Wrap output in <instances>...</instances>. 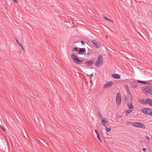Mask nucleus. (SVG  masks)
Returning a JSON list of instances; mask_svg holds the SVG:
<instances>
[{"mask_svg":"<svg viewBox=\"0 0 152 152\" xmlns=\"http://www.w3.org/2000/svg\"><path fill=\"white\" fill-rule=\"evenodd\" d=\"M139 102L143 104H145L147 103L146 100L145 99H142L139 100Z\"/></svg>","mask_w":152,"mask_h":152,"instance_id":"2eb2a0df","label":"nucleus"},{"mask_svg":"<svg viewBox=\"0 0 152 152\" xmlns=\"http://www.w3.org/2000/svg\"><path fill=\"white\" fill-rule=\"evenodd\" d=\"M125 88L126 89V90H129V86L128 85H125Z\"/></svg>","mask_w":152,"mask_h":152,"instance_id":"393cba45","label":"nucleus"},{"mask_svg":"<svg viewBox=\"0 0 152 152\" xmlns=\"http://www.w3.org/2000/svg\"><path fill=\"white\" fill-rule=\"evenodd\" d=\"M20 47H21V48L23 50H24V48H23L22 47V45H21V46H20Z\"/></svg>","mask_w":152,"mask_h":152,"instance_id":"f704fd0d","label":"nucleus"},{"mask_svg":"<svg viewBox=\"0 0 152 152\" xmlns=\"http://www.w3.org/2000/svg\"><path fill=\"white\" fill-rule=\"evenodd\" d=\"M129 94V96L130 97H132V94L131 93H130V94Z\"/></svg>","mask_w":152,"mask_h":152,"instance_id":"c9c22d12","label":"nucleus"},{"mask_svg":"<svg viewBox=\"0 0 152 152\" xmlns=\"http://www.w3.org/2000/svg\"><path fill=\"white\" fill-rule=\"evenodd\" d=\"M145 138H146V139H148V140H150V138H149V137H148L147 136H145Z\"/></svg>","mask_w":152,"mask_h":152,"instance_id":"c756f323","label":"nucleus"},{"mask_svg":"<svg viewBox=\"0 0 152 152\" xmlns=\"http://www.w3.org/2000/svg\"><path fill=\"white\" fill-rule=\"evenodd\" d=\"M103 63V57L102 55H100L98 57L97 60L95 63V65L96 66L99 67Z\"/></svg>","mask_w":152,"mask_h":152,"instance_id":"f257e3e1","label":"nucleus"},{"mask_svg":"<svg viewBox=\"0 0 152 152\" xmlns=\"http://www.w3.org/2000/svg\"><path fill=\"white\" fill-rule=\"evenodd\" d=\"M142 150L143 151H144V152H146V149L145 148H142Z\"/></svg>","mask_w":152,"mask_h":152,"instance_id":"cd10ccee","label":"nucleus"},{"mask_svg":"<svg viewBox=\"0 0 152 152\" xmlns=\"http://www.w3.org/2000/svg\"><path fill=\"white\" fill-rule=\"evenodd\" d=\"M121 117H122L121 116H118V118H121Z\"/></svg>","mask_w":152,"mask_h":152,"instance_id":"4c0bfd02","label":"nucleus"},{"mask_svg":"<svg viewBox=\"0 0 152 152\" xmlns=\"http://www.w3.org/2000/svg\"><path fill=\"white\" fill-rule=\"evenodd\" d=\"M127 124V125H130L132 123L131 122H130V121H128V122H127L126 123Z\"/></svg>","mask_w":152,"mask_h":152,"instance_id":"bb28decb","label":"nucleus"},{"mask_svg":"<svg viewBox=\"0 0 152 152\" xmlns=\"http://www.w3.org/2000/svg\"><path fill=\"white\" fill-rule=\"evenodd\" d=\"M0 128L1 129V130L5 132V129L4 127L0 125Z\"/></svg>","mask_w":152,"mask_h":152,"instance_id":"a211bd4d","label":"nucleus"},{"mask_svg":"<svg viewBox=\"0 0 152 152\" xmlns=\"http://www.w3.org/2000/svg\"><path fill=\"white\" fill-rule=\"evenodd\" d=\"M149 115L151 116H152V112H151L149 113Z\"/></svg>","mask_w":152,"mask_h":152,"instance_id":"473e14b6","label":"nucleus"},{"mask_svg":"<svg viewBox=\"0 0 152 152\" xmlns=\"http://www.w3.org/2000/svg\"><path fill=\"white\" fill-rule=\"evenodd\" d=\"M97 138H98V139H99V141H100L101 142H101V140L100 138V136H99V134H98V135H97Z\"/></svg>","mask_w":152,"mask_h":152,"instance_id":"a878e982","label":"nucleus"},{"mask_svg":"<svg viewBox=\"0 0 152 152\" xmlns=\"http://www.w3.org/2000/svg\"><path fill=\"white\" fill-rule=\"evenodd\" d=\"M149 109L148 108H144L142 109L141 110L142 112L145 115H149L148 111Z\"/></svg>","mask_w":152,"mask_h":152,"instance_id":"1a4fd4ad","label":"nucleus"},{"mask_svg":"<svg viewBox=\"0 0 152 152\" xmlns=\"http://www.w3.org/2000/svg\"><path fill=\"white\" fill-rule=\"evenodd\" d=\"M116 103L117 105H119L121 102V96L120 94L118 92L117 93L116 98Z\"/></svg>","mask_w":152,"mask_h":152,"instance_id":"20e7f679","label":"nucleus"},{"mask_svg":"<svg viewBox=\"0 0 152 152\" xmlns=\"http://www.w3.org/2000/svg\"><path fill=\"white\" fill-rule=\"evenodd\" d=\"M13 1L15 3H17L18 2L17 0H13Z\"/></svg>","mask_w":152,"mask_h":152,"instance_id":"72a5a7b5","label":"nucleus"},{"mask_svg":"<svg viewBox=\"0 0 152 152\" xmlns=\"http://www.w3.org/2000/svg\"><path fill=\"white\" fill-rule=\"evenodd\" d=\"M71 58L73 61L76 64H81V60L79 59L75 53H72L71 55Z\"/></svg>","mask_w":152,"mask_h":152,"instance_id":"f03ea898","label":"nucleus"},{"mask_svg":"<svg viewBox=\"0 0 152 152\" xmlns=\"http://www.w3.org/2000/svg\"><path fill=\"white\" fill-rule=\"evenodd\" d=\"M113 83L111 81H108L106 82L104 84L103 88L104 89L110 87L113 85Z\"/></svg>","mask_w":152,"mask_h":152,"instance_id":"0eeeda50","label":"nucleus"},{"mask_svg":"<svg viewBox=\"0 0 152 152\" xmlns=\"http://www.w3.org/2000/svg\"><path fill=\"white\" fill-rule=\"evenodd\" d=\"M93 60H88L87 61H86L85 62V64L87 66H92L93 64Z\"/></svg>","mask_w":152,"mask_h":152,"instance_id":"9d476101","label":"nucleus"},{"mask_svg":"<svg viewBox=\"0 0 152 152\" xmlns=\"http://www.w3.org/2000/svg\"><path fill=\"white\" fill-rule=\"evenodd\" d=\"M91 42L93 43L94 46L95 48H98L100 47V45L98 41L95 39H92L91 40Z\"/></svg>","mask_w":152,"mask_h":152,"instance_id":"423d86ee","label":"nucleus"},{"mask_svg":"<svg viewBox=\"0 0 152 152\" xmlns=\"http://www.w3.org/2000/svg\"><path fill=\"white\" fill-rule=\"evenodd\" d=\"M127 93H128L129 94H130V93H131L130 91V90H127Z\"/></svg>","mask_w":152,"mask_h":152,"instance_id":"2f4dec72","label":"nucleus"},{"mask_svg":"<svg viewBox=\"0 0 152 152\" xmlns=\"http://www.w3.org/2000/svg\"><path fill=\"white\" fill-rule=\"evenodd\" d=\"M146 91V94H150V95H152V86H149L146 87L145 88Z\"/></svg>","mask_w":152,"mask_h":152,"instance_id":"39448f33","label":"nucleus"},{"mask_svg":"<svg viewBox=\"0 0 152 152\" xmlns=\"http://www.w3.org/2000/svg\"><path fill=\"white\" fill-rule=\"evenodd\" d=\"M132 126L135 127H139L145 129V125L140 122H135L132 123Z\"/></svg>","mask_w":152,"mask_h":152,"instance_id":"7ed1b4c3","label":"nucleus"},{"mask_svg":"<svg viewBox=\"0 0 152 152\" xmlns=\"http://www.w3.org/2000/svg\"><path fill=\"white\" fill-rule=\"evenodd\" d=\"M81 44L82 45H84V44H85V43L84 42V41H83L82 40H81Z\"/></svg>","mask_w":152,"mask_h":152,"instance_id":"c85d7f7f","label":"nucleus"},{"mask_svg":"<svg viewBox=\"0 0 152 152\" xmlns=\"http://www.w3.org/2000/svg\"><path fill=\"white\" fill-rule=\"evenodd\" d=\"M112 77L116 79H119L120 78V75L117 74H113L112 75Z\"/></svg>","mask_w":152,"mask_h":152,"instance_id":"f8f14e48","label":"nucleus"},{"mask_svg":"<svg viewBox=\"0 0 152 152\" xmlns=\"http://www.w3.org/2000/svg\"><path fill=\"white\" fill-rule=\"evenodd\" d=\"M102 125L104 126H108V122H107V119L105 118H104L103 119H102Z\"/></svg>","mask_w":152,"mask_h":152,"instance_id":"6e6552de","label":"nucleus"},{"mask_svg":"<svg viewBox=\"0 0 152 152\" xmlns=\"http://www.w3.org/2000/svg\"><path fill=\"white\" fill-rule=\"evenodd\" d=\"M132 111V110H127L125 111V113L126 114H128L130 113Z\"/></svg>","mask_w":152,"mask_h":152,"instance_id":"6ab92c4d","label":"nucleus"},{"mask_svg":"<svg viewBox=\"0 0 152 152\" xmlns=\"http://www.w3.org/2000/svg\"><path fill=\"white\" fill-rule=\"evenodd\" d=\"M137 82H138L143 83L144 84H147V83H146V82L144 81L138 80Z\"/></svg>","mask_w":152,"mask_h":152,"instance_id":"5701e85b","label":"nucleus"},{"mask_svg":"<svg viewBox=\"0 0 152 152\" xmlns=\"http://www.w3.org/2000/svg\"><path fill=\"white\" fill-rule=\"evenodd\" d=\"M147 103L152 106V100L150 98H148L146 99Z\"/></svg>","mask_w":152,"mask_h":152,"instance_id":"4468645a","label":"nucleus"},{"mask_svg":"<svg viewBox=\"0 0 152 152\" xmlns=\"http://www.w3.org/2000/svg\"><path fill=\"white\" fill-rule=\"evenodd\" d=\"M131 97V101H132L133 100L132 96V97Z\"/></svg>","mask_w":152,"mask_h":152,"instance_id":"e433bc0d","label":"nucleus"},{"mask_svg":"<svg viewBox=\"0 0 152 152\" xmlns=\"http://www.w3.org/2000/svg\"><path fill=\"white\" fill-rule=\"evenodd\" d=\"M103 18H104L106 20H108L110 21V22H112V20H110L108 18L106 17V16H105L104 15H103Z\"/></svg>","mask_w":152,"mask_h":152,"instance_id":"aec40b11","label":"nucleus"},{"mask_svg":"<svg viewBox=\"0 0 152 152\" xmlns=\"http://www.w3.org/2000/svg\"><path fill=\"white\" fill-rule=\"evenodd\" d=\"M131 84L132 85V87L133 88H136L137 86V83L134 81H133L131 82Z\"/></svg>","mask_w":152,"mask_h":152,"instance_id":"9b49d317","label":"nucleus"},{"mask_svg":"<svg viewBox=\"0 0 152 152\" xmlns=\"http://www.w3.org/2000/svg\"><path fill=\"white\" fill-rule=\"evenodd\" d=\"M78 48H74L72 49V51L73 52H77L78 51Z\"/></svg>","mask_w":152,"mask_h":152,"instance_id":"412c9836","label":"nucleus"},{"mask_svg":"<svg viewBox=\"0 0 152 152\" xmlns=\"http://www.w3.org/2000/svg\"><path fill=\"white\" fill-rule=\"evenodd\" d=\"M98 114L99 118L102 121V119H103L104 118H103V116L101 114L100 112H99Z\"/></svg>","mask_w":152,"mask_h":152,"instance_id":"f3484780","label":"nucleus"},{"mask_svg":"<svg viewBox=\"0 0 152 152\" xmlns=\"http://www.w3.org/2000/svg\"><path fill=\"white\" fill-rule=\"evenodd\" d=\"M127 105L129 108L130 109H133L134 108V107L132 102L128 103L127 104Z\"/></svg>","mask_w":152,"mask_h":152,"instance_id":"ddd939ff","label":"nucleus"},{"mask_svg":"<svg viewBox=\"0 0 152 152\" xmlns=\"http://www.w3.org/2000/svg\"><path fill=\"white\" fill-rule=\"evenodd\" d=\"M86 52L85 49L84 48H80L79 50V53H82Z\"/></svg>","mask_w":152,"mask_h":152,"instance_id":"dca6fc26","label":"nucleus"},{"mask_svg":"<svg viewBox=\"0 0 152 152\" xmlns=\"http://www.w3.org/2000/svg\"><path fill=\"white\" fill-rule=\"evenodd\" d=\"M16 41L18 43V45L20 46H21V44L20 43V42H19V41H18V40L16 39Z\"/></svg>","mask_w":152,"mask_h":152,"instance_id":"b1692460","label":"nucleus"},{"mask_svg":"<svg viewBox=\"0 0 152 152\" xmlns=\"http://www.w3.org/2000/svg\"><path fill=\"white\" fill-rule=\"evenodd\" d=\"M95 132L96 133V134H97V135H98V134H98V131H97V130L96 129V130H95Z\"/></svg>","mask_w":152,"mask_h":152,"instance_id":"7c9ffc66","label":"nucleus"},{"mask_svg":"<svg viewBox=\"0 0 152 152\" xmlns=\"http://www.w3.org/2000/svg\"><path fill=\"white\" fill-rule=\"evenodd\" d=\"M105 129V130H106V131L107 132H109V131H110V130H111L110 128H109L106 127Z\"/></svg>","mask_w":152,"mask_h":152,"instance_id":"4be33fe9","label":"nucleus"},{"mask_svg":"<svg viewBox=\"0 0 152 152\" xmlns=\"http://www.w3.org/2000/svg\"><path fill=\"white\" fill-rule=\"evenodd\" d=\"M93 74L92 73V74H91V75H90V76L91 77H92L93 76Z\"/></svg>","mask_w":152,"mask_h":152,"instance_id":"58836bf2","label":"nucleus"}]
</instances>
